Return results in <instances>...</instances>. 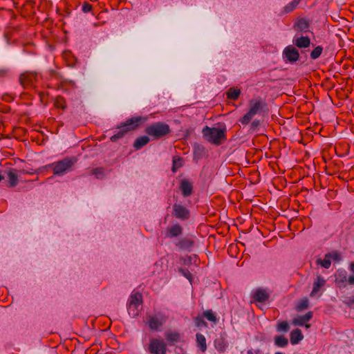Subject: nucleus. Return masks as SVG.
<instances>
[{
	"label": "nucleus",
	"mask_w": 354,
	"mask_h": 354,
	"mask_svg": "<svg viewBox=\"0 0 354 354\" xmlns=\"http://www.w3.org/2000/svg\"><path fill=\"white\" fill-rule=\"evenodd\" d=\"M304 326H305L306 328H309L310 327V325L306 323V325H304Z\"/></svg>",
	"instance_id": "46"
},
{
	"label": "nucleus",
	"mask_w": 354,
	"mask_h": 354,
	"mask_svg": "<svg viewBox=\"0 0 354 354\" xmlns=\"http://www.w3.org/2000/svg\"><path fill=\"white\" fill-rule=\"evenodd\" d=\"M300 0H293L292 2L288 3L284 7V10L286 12H290L292 11L299 4Z\"/></svg>",
	"instance_id": "30"
},
{
	"label": "nucleus",
	"mask_w": 354,
	"mask_h": 354,
	"mask_svg": "<svg viewBox=\"0 0 354 354\" xmlns=\"http://www.w3.org/2000/svg\"><path fill=\"white\" fill-rule=\"evenodd\" d=\"M283 58L289 62H295L299 58V53L297 48L290 45L286 46L283 51Z\"/></svg>",
	"instance_id": "8"
},
{
	"label": "nucleus",
	"mask_w": 354,
	"mask_h": 354,
	"mask_svg": "<svg viewBox=\"0 0 354 354\" xmlns=\"http://www.w3.org/2000/svg\"><path fill=\"white\" fill-rule=\"evenodd\" d=\"M274 354H283V353H281V352H277V353H275Z\"/></svg>",
	"instance_id": "49"
},
{
	"label": "nucleus",
	"mask_w": 354,
	"mask_h": 354,
	"mask_svg": "<svg viewBox=\"0 0 354 354\" xmlns=\"http://www.w3.org/2000/svg\"><path fill=\"white\" fill-rule=\"evenodd\" d=\"M269 297V292L266 289L263 288L256 290L253 294L254 299L259 302H264L268 300Z\"/></svg>",
	"instance_id": "13"
},
{
	"label": "nucleus",
	"mask_w": 354,
	"mask_h": 354,
	"mask_svg": "<svg viewBox=\"0 0 354 354\" xmlns=\"http://www.w3.org/2000/svg\"><path fill=\"white\" fill-rule=\"evenodd\" d=\"M3 176L0 174V182L3 180Z\"/></svg>",
	"instance_id": "48"
},
{
	"label": "nucleus",
	"mask_w": 354,
	"mask_h": 354,
	"mask_svg": "<svg viewBox=\"0 0 354 354\" xmlns=\"http://www.w3.org/2000/svg\"><path fill=\"white\" fill-rule=\"evenodd\" d=\"M93 174L98 176V174H102V169L97 168L93 170ZM99 178V176H97Z\"/></svg>",
	"instance_id": "43"
},
{
	"label": "nucleus",
	"mask_w": 354,
	"mask_h": 354,
	"mask_svg": "<svg viewBox=\"0 0 354 354\" xmlns=\"http://www.w3.org/2000/svg\"><path fill=\"white\" fill-rule=\"evenodd\" d=\"M260 122L259 120H254L252 123H251V129H253V130H255L259 125Z\"/></svg>",
	"instance_id": "41"
},
{
	"label": "nucleus",
	"mask_w": 354,
	"mask_h": 354,
	"mask_svg": "<svg viewBox=\"0 0 354 354\" xmlns=\"http://www.w3.org/2000/svg\"><path fill=\"white\" fill-rule=\"evenodd\" d=\"M149 350L153 354H165L166 344L161 340L153 339L150 342Z\"/></svg>",
	"instance_id": "9"
},
{
	"label": "nucleus",
	"mask_w": 354,
	"mask_h": 354,
	"mask_svg": "<svg viewBox=\"0 0 354 354\" xmlns=\"http://www.w3.org/2000/svg\"><path fill=\"white\" fill-rule=\"evenodd\" d=\"M167 342L171 343H176L180 341V335L178 332H169L165 335Z\"/></svg>",
	"instance_id": "26"
},
{
	"label": "nucleus",
	"mask_w": 354,
	"mask_h": 354,
	"mask_svg": "<svg viewBox=\"0 0 354 354\" xmlns=\"http://www.w3.org/2000/svg\"><path fill=\"white\" fill-rule=\"evenodd\" d=\"M169 131L170 129L169 125L160 122L149 125L145 129V132L154 139L163 137L168 134Z\"/></svg>",
	"instance_id": "5"
},
{
	"label": "nucleus",
	"mask_w": 354,
	"mask_h": 354,
	"mask_svg": "<svg viewBox=\"0 0 354 354\" xmlns=\"http://www.w3.org/2000/svg\"><path fill=\"white\" fill-rule=\"evenodd\" d=\"M55 105L61 109H65V106L64 105V101L62 98H58L57 99L55 102Z\"/></svg>",
	"instance_id": "39"
},
{
	"label": "nucleus",
	"mask_w": 354,
	"mask_h": 354,
	"mask_svg": "<svg viewBox=\"0 0 354 354\" xmlns=\"http://www.w3.org/2000/svg\"><path fill=\"white\" fill-rule=\"evenodd\" d=\"M241 94V91L236 88H230L227 92V98L236 100L239 98Z\"/></svg>",
	"instance_id": "27"
},
{
	"label": "nucleus",
	"mask_w": 354,
	"mask_h": 354,
	"mask_svg": "<svg viewBox=\"0 0 354 354\" xmlns=\"http://www.w3.org/2000/svg\"><path fill=\"white\" fill-rule=\"evenodd\" d=\"M8 178V187H15L18 184V176L16 174L13 170H10L7 173Z\"/></svg>",
	"instance_id": "22"
},
{
	"label": "nucleus",
	"mask_w": 354,
	"mask_h": 354,
	"mask_svg": "<svg viewBox=\"0 0 354 354\" xmlns=\"http://www.w3.org/2000/svg\"><path fill=\"white\" fill-rule=\"evenodd\" d=\"M351 270L354 274V263H351Z\"/></svg>",
	"instance_id": "45"
},
{
	"label": "nucleus",
	"mask_w": 354,
	"mask_h": 354,
	"mask_svg": "<svg viewBox=\"0 0 354 354\" xmlns=\"http://www.w3.org/2000/svg\"><path fill=\"white\" fill-rule=\"evenodd\" d=\"M203 135L209 142L216 145H220L223 140H225L226 127H209L206 126L203 129Z\"/></svg>",
	"instance_id": "3"
},
{
	"label": "nucleus",
	"mask_w": 354,
	"mask_h": 354,
	"mask_svg": "<svg viewBox=\"0 0 354 354\" xmlns=\"http://www.w3.org/2000/svg\"><path fill=\"white\" fill-rule=\"evenodd\" d=\"M345 303L346 305L354 307V297H348Z\"/></svg>",
	"instance_id": "40"
},
{
	"label": "nucleus",
	"mask_w": 354,
	"mask_h": 354,
	"mask_svg": "<svg viewBox=\"0 0 354 354\" xmlns=\"http://www.w3.org/2000/svg\"><path fill=\"white\" fill-rule=\"evenodd\" d=\"M323 51V48L320 46L315 47L310 53V58L312 59H316L320 57Z\"/></svg>",
	"instance_id": "29"
},
{
	"label": "nucleus",
	"mask_w": 354,
	"mask_h": 354,
	"mask_svg": "<svg viewBox=\"0 0 354 354\" xmlns=\"http://www.w3.org/2000/svg\"><path fill=\"white\" fill-rule=\"evenodd\" d=\"M180 272L189 281L191 282L192 279V275L191 272L187 270H180Z\"/></svg>",
	"instance_id": "37"
},
{
	"label": "nucleus",
	"mask_w": 354,
	"mask_h": 354,
	"mask_svg": "<svg viewBox=\"0 0 354 354\" xmlns=\"http://www.w3.org/2000/svg\"><path fill=\"white\" fill-rule=\"evenodd\" d=\"M194 244L193 240L188 238H182L176 241L175 245L181 250H189Z\"/></svg>",
	"instance_id": "16"
},
{
	"label": "nucleus",
	"mask_w": 354,
	"mask_h": 354,
	"mask_svg": "<svg viewBox=\"0 0 354 354\" xmlns=\"http://www.w3.org/2000/svg\"><path fill=\"white\" fill-rule=\"evenodd\" d=\"M92 6L87 2H84L82 5V10L84 12L86 13L91 10Z\"/></svg>",
	"instance_id": "36"
},
{
	"label": "nucleus",
	"mask_w": 354,
	"mask_h": 354,
	"mask_svg": "<svg viewBox=\"0 0 354 354\" xmlns=\"http://www.w3.org/2000/svg\"><path fill=\"white\" fill-rule=\"evenodd\" d=\"M326 257H330V260L332 259L337 261L341 260L340 254L337 252L326 254Z\"/></svg>",
	"instance_id": "35"
},
{
	"label": "nucleus",
	"mask_w": 354,
	"mask_h": 354,
	"mask_svg": "<svg viewBox=\"0 0 354 354\" xmlns=\"http://www.w3.org/2000/svg\"><path fill=\"white\" fill-rule=\"evenodd\" d=\"M174 216L180 220L185 221L189 217V211L180 204H174L173 206Z\"/></svg>",
	"instance_id": "11"
},
{
	"label": "nucleus",
	"mask_w": 354,
	"mask_h": 354,
	"mask_svg": "<svg viewBox=\"0 0 354 354\" xmlns=\"http://www.w3.org/2000/svg\"><path fill=\"white\" fill-rule=\"evenodd\" d=\"M317 263L320 264L322 267L325 268H329L331 265V261L330 257H326V254L323 260L318 259Z\"/></svg>",
	"instance_id": "31"
},
{
	"label": "nucleus",
	"mask_w": 354,
	"mask_h": 354,
	"mask_svg": "<svg viewBox=\"0 0 354 354\" xmlns=\"http://www.w3.org/2000/svg\"><path fill=\"white\" fill-rule=\"evenodd\" d=\"M247 353L248 354H254L252 350H248Z\"/></svg>",
	"instance_id": "47"
},
{
	"label": "nucleus",
	"mask_w": 354,
	"mask_h": 354,
	"mask_svg": "<svg viewBox=\"0 0 354 354\" xmlns=\"http://www.w3.org/2000/svg\"><path fill=\"white\" fill-rule=\"evenodd\" d=\"M313 313L312 311H309L303 315H297L292 319V324L303 326L313 318Z\"/></svg>",
	"instance_id": "12"
},
{
	"label": "nucleus",
	"mask_w": 354,
	"mask_h": 354,
	"mask_svg": "<svg viewBox=\"0 0 354 354\" xmlns=\"http://www.w3.org/2000/svg\"><path fill=\"white\" fill-rule=\"evenodd\" d=\"M8 73V71L6 69H1L0 70V77H3Z\"/></svg>",
	"instance_id": "44"
},
{
	"label": "nucleus",
	"mask_w": 354,
	"mask_h": 354,
	"mask_svg": "<svg viewBox=\"0 0 354 354\" xmlns=\"http://www.w3.org/2000/svg\"><path fill=\"white\" fill-rule=\"evenodd\" d=\"M180 189L183 196L187 197L192 194L193 185L189 181L184 179L180 183Z\"/></svg>",
	"instance_id": "15"
},
{
	"label": "nucleus",
	"mask_w": 354,
	"mask_h": 354,
	"mask_svg": "<svg viewBox=\"0 0 354 354\" xmlns=\"http://www.w3.org/2000/svg\"><path fill=\"white\" fill-rule=\"evenodd\" d=\"M148 117L135 116L127 120L122 125L118 128L116 133L111 137L112 142H116L119 138H122L128 131L135 129L140 125L146 122Z\"/></svg>",
	"instance_id": "2"
},
{
	"label": "nucleus",
	"mask_w": 354,
	"mask_h": 354,
	"mask_svg": "<svg viewBox=\"0 0 354 354\" xmlns=\"http://www.w3.org/2000/svg\"><path fill=\"white\" fill-rule=\"evenodd\" d=\"M347 281L349 284H354V274L347 277Z\"/></svg>",
	"instance_id": "42"
},
{
	"label": "nucleus",
	"mask_w": 354,
	"mask_h": 354,
	"mask_svg": "<svg viewBox=\"0 0 354 354\" xmlns=\"http://www.w3.org/2000/svg\"><path fill=\"white\" fill-rule=\"evenodd\" d=\"M142 303V295L137 292L131 295L128 303V313L130 316L135 317L139 314V307Z\"/></svg>",
	"instance_id": "7"
},
{
	"label": "nucleus",
	"mask_w": 354,
	"mask_h": 354,
	"mask_svg": "<svg viewBox=\"0 0 354 354\" xmlns=\"http://www.w3.org/2000/svg\"><path fill=\"white\" fill-rule=\"evenodd\" d=\"M37 80V75L35 73L26 72L21 75L19 81L24 87L33 86Z\"/></svg>",
	"instance_id": "10"
},
{
	"label": "nucleus",
	"mask_w": 354,
	"mask_h": 354,
	"mask_svg": "<svg viewBox=\"0 0 354 354\" xmlns=\"http://www.w3.org/2000/svg\"><path fill=\"white\" fill-rule=\"evenodd\" d=\"M182 232V227L179 224L176 223L167 228L166 236L169 238H173L180 235Z\"/></svg>",
	"instance_id": "18"
},
{
	"label": "nucleus",
	"mask_w": 354,
	"mask_h": 354,
	"mask_svg": "<svg viewBox=\"0 0 354 354\" xmlns=\"http://www.w3.org/2000/svg\"><path fill=\"white\" fill-rule=\"evenodd\" d=\"M76 161L75 157H67L49 165L48 167L52 168L54 175L62 176L72 171Z\"/></svg>",
	"instance_id": "4"
},
{
	"label": "nucleus",
	"mask_w": 354,
	"mask_h": 354,
	"mask_svg": "<svg viewBox=\"0 0 354 354\" xmlns=\"http://www.w3.org/2000/svg\"><path fill=\"white\" fill-rule=\"evenodd\" d=\"M203 316L211 322H216V318L214 313L212 310H206L203 313Z\"/></svg>",
	"instance_id": "34"
},
{
	"label": "nucleus",
	"mask_w": 354,
	"mask_h": 354,
	"mask_svg": "<svg viewBox=\"0 0 354 354\" xmlns=\"http://www.w3.org/2000/svg\"><path fill=\"white\" fill-rule=\"evenodd\" d=\"M167 317L162 313H158L153 315L147 317V324L152 330H158L166 322Z\"/></svg>",
	"instance_id": "6"
},
{
	"label": "nucleus",
	"mask_w": 354,
	"mask_h": 354,
	"mask_svg": "<svg viewBox=\"0 0 354 354\" xmlns=\"http://www.w3.org/2000/svg\"><path fill=\"white\" fill-rule=\"evenodd\" d=\"M3 100H7V99L5 97H3Z\"/></svg>",
	"instance_id": "50"
},
{
	"label": "nucleus",
	"mask_w": 354,
	"mask_h": 354,
	"mask_svg": "<svg viewBox=\"0 0 354 354\" xmlns=\"http://www.w3.org/2000/svg\"><path fill=\"white\" fill-rule=\"evenodd\" d=\"M195 324L198 327L206 326L205 322L201 317H199L195 318Z\"/></svg>",
	"instance_id": "38"
},
{
	"label": "nucleus",
	"mask_w": 354,
	"mask_h": 354,
	"mask_svg": "<svg viewBox=\"0 0 354 354\" xmlns=\"http://www.w3.org/2000/svg\"><path fill=\"white\" fill-rule=\"evenodd\" d=\"M183 166V160L180 158H174L173 159V168L172 171L174 172L176 171L178 169Z\"/></svg>",
	"instance_id": "32"
},
{
	"label": "nucleus",
	"mask_w": 354,
	"mask_h": 354,
	"mask_svg": "<svg viewBox=\"0 0 354 354\" xmlns=\"http://www.w3.org/2000/svg\"><path fill=\"white\" fill-rule=\"evenodd\" d=\"M277 330L278 332H287L289 330V325L287 322L283 321L278 324Z\"/></svg>",
	"instance_id": "33"
},
{
	"label": "nucleus",
	"mask_w": 354,
	"mask_h": 354,
	"mask_svg": "<svg viewBox=\"0 0 354 354\" xmlns=\"http://www.w3.org/2000/svg\"><path fill=\"white\" fill-rule=\"evenodd\" d=\"M274 344L281 348H285L288 344V339L283 335H277L274 337Z\"/></svg>",
	"instance_id": "25"
},
{
	"label": "nucleus",
	"mask_w": 354,
	"mask_h": 354,
	"mask_svg": "<svg viewBox=\"0 0 354 354\" xmlns=\"http://www.w3.org/2000/svg\"><path fill=\"white\" fill-rule=\"evenodd\" d=\"M309 301L306 298L302 299L301 301L298 302L297 304L295 309L297 312H301L304 310L308 308Z\"/></svg>",
	"instance_id": "28"
},
{
	"label": "nucleus",
	"mask_w": 354,
	"mask_h": 354,
	"mask_svg": "<svg viewBox=\"0 0 354 354\" xmlns=\"http://www.w3.org/2000/svg\"><path fill=\"white\" fill-rule=\"evenodd\" d=\"M335 283L339 286H345L347 281V272L344 270H338L335 273Z\"/></svg>",
	"instance_id": "17"
},
{
	"label": "nucleus",
	"mask_w": 354,
	"mask_h": 354,
	"mask_svg": "<svg viewBox=\"0 0 354 354\" xmlns=\"http://www.w3.org/2000/svg\"><path fill=\"white\" fill-rule=\"evenodd\" d=\"M304 338L301 330L295 329L290 333V342L292 344H297Z\"/></svg>",
	"instance_id": "20"
},
{
	"label": "nucleus",
	"mask_w": 354,
	"mask_h": 354,
	"mask_svg": "<svg viewBox=\"0 0 354 354\" xmlns=\"http://www.w3.org/2000/svg\"><path fill=\"white\" fill-rule=\"evenodd\" d=\"M293 42L299 48H307L310 44V39L308 37L301 36L295 37Z\"/></svg>",
	"instance_id": "19"
},
{
	"label": "nucleus",
	"mask_w": 354,
	"mask_h": 354,
	"mask_svg": "<svg viewBox=\"0 0 354 354\" xmlns=\"http://www.w3.org/2000/svg\"><path fill=\"white\" fill-rule=\"evenodd\" d=\"M308 23L304 19H300L295 25V28L297 31L306 32L308 29Z\"/></svg>",
	"instance_id": "23"
},
{
	"label": "nucleus",
	"mask_w": 354,
	"mask_h": 354,
	"mask_svg": "<svg viewBox=\"0 0 354 354\" xmlns=\"http://www.w3.org/2000/svg\"><path fill=\"white\" fill-rule=\"evenodd\" d=\"M149 142V138L147 136H143L138 138L134 143H133V147L138 150L140 149L142 147L145 146L147 144H148Z\"/></svg>",
	"instance_id": "21"
},
{
	"label": "nucleus",
	"mask_w": 354,
	"mask_h": 354,
	"mask_svg": "<svg viewBox=\"0 0 354 354\" xmlns=\"http://www.w3.org/2000/svg\"><path fill=\"white\" fill-rule=\"evenodd\" d=\"M325 283L326 280L324 279V277L318 276L313 283V287L310 292V297H315L318 292L320 290L321 288L325 285Z\"/></svg>",
	"instance_id": "14"
},
{
	"label": "nucleus",
	"mask_w": 354,
	"mask_h": 354,
	"mask_svg": "<svg viewBox=\"0 0 354 354\" xmlns=\"http://www.w3.org/2000/svg\"><path fill=\"white\" fill-rule=\"evenodd\" d=\"M196 342L201 351L205 352L207 350L206 339L205 336L201 333L196 334Z\"/></svg>",
	"instance_id": "24"
},
{
	"label": "nucleus",
	"mask_w": 354,
	"mask_h": 354,
	"mask_svg": "<svg viewBox=\"0 0 354 354\" xmlns=\"http://www.w3.org/2000/svg\"><path fill=\"white\" fill-rule=\"evenodd\" d=\"M248 104V111L240 119V122L243 125L249 124L254 115L257 114L263 115L268 111V106L265 100L261 97L251 99L249 101Z\"/></svg>",
	"instance_id": "1"
}]
</instances>
